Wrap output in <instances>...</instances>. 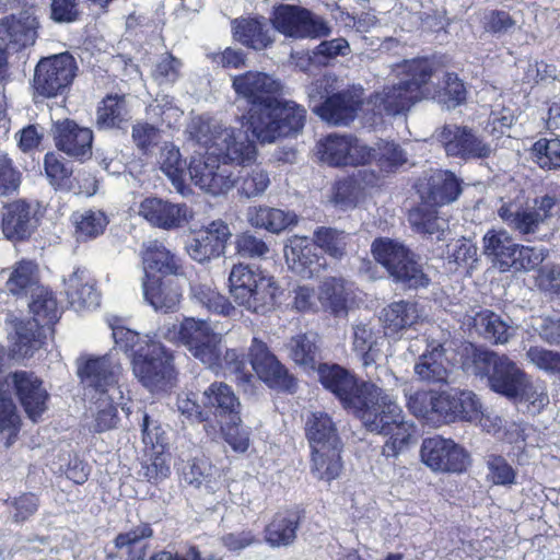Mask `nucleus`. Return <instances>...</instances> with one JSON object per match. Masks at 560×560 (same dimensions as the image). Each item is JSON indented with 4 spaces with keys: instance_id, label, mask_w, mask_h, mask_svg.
<instances>
[{
    "instance_id": "obj_1",
    "label": "nucleus",
    "mask_w": 560,
    "mask_h": 560,
    "mask_svg": "<svg viewBox=\"0 0 560 560\" xmlns=\"http://www.w3.org/2000/svg\"><path fill=\"white\" fill-rule=\"evenodd\" d=\"M232 88L250 108L242 117V125L261 144L298 135L304 127L306 110L293 101L277 97L282 83L273 75L249 70L232 78Z\"/></svg>"
},
{
    "instance_id": "obj_2",
    "label": "nucleus",
    "mask_w": 560,
    "mask_h": 560,
    "mask_svg": "<svg viewBox=\"0 0 560 560\" xmlns=\"http://www.w3.org/2000/svg\"><path fill=\"white\" fill-rule=\"evenodd\" d=\"M187 132L191 140L221 158L225 165L245 168L257 159L256 144L242 128L225 126L208 116H198L190 120Z\"/></svg>"
},
{
    "instance_id": "obj_3",
    "label": "nucleus",
    "mask_w": 560,
    "mask_h": 560,
    "mask_svg": "<svg viewBox=\"0 0 560 560\" xmlns=\"http://www.w3.org/2000/svg\"><path fill=\"white\" fill-rule=\"evenodd\" d=\"M354 415L370 432L388 438L382 451L386 457H396L415 438L413 423L405 419L401 408L378 386H376V395L366 399L364 406H361Z\"/></svg>"
},
{
    "instance_id": "obj_4",
    "label": "nucleus",
    "mask_w": 560,
    "mask_h": 560,
    "mask_svg": "<svg viewBox=\"0 0 560 560\" xmlns=\"http://www.w3.org/2000/svg\"><path fill=\"white\" fill-rule=\"evenodd\" d=\"M395 70L401 77L400 81L372 96L380 112L393 116L406 113L417 102L431 95L428 84L434 72L432 62L425 58L405 60Z\"/></svg>"
},
{
    "instance_id": "obj_5",
    "label": "nucleus",
    "mask_w": 560,
    "mask_h": 560,
    "mask_svg": "<svg viewBox=\"0 0 560 560\" xmlns=\"http://www.w3.org/2000/svg\"><path fill=\"white\" fill-rule=\"evenodd\" d=\"M30 310L33 319L20 320L8 317L10 350L14 358H26L38 347L36 332L39 326L54 324L58 318L57 301L52 293L44 287H36L32 294Z\"/></svg>"
},
{
    "instance_id": "obj_6",
    "label": "nucleus",
    "mask_w": 560,
    "mask_h": 560,
    "mask_svg": "<svg viewBox=\"0 0 560 560\" xmlns=\"http://www.w3.org/2000/svg\"><path fill=\"white\" fill-rule=\"evenodd\" d=\"M229 287L234 301L254 313H266L271 310L280 292L272 276L244 264L233 266L229 276Z\"/></svg>"
},
{
    "instance_id": "obj_7",
    "label": "nucleus",
    "mask_w": 560,
    "mask_h": 560,
    "mask_svg": "<svg viewBox=\"0 0 560 560\" xmlns=\"http://www.w3.org/2000/svg\"><path fill=\"white\" fill-rule=\"evenodd\" d=\"M319 381L330 390L342 406L355 413L364 406L366 399L376 395V385L370 382H359L348 370L337 364H322L318 368Z\"/></svg>"
},
{
    "instance_id": "obj_8",
    "label": "nucleus",
    "mask_w": 560,
    "mask_h": 560,
    "mask_svg": "<svg viewBox=\"0 0 560 560\" xmlns=\"http://www.w3.org/2000/svg\"><path fill=\"white\" fill-rule=\"evenodd\" d=\"M372 254L392 277L409 288L425 287L429 283V279L404 245L387 238L375 240Z\"/></svg>"
},
{
    "instance_id": "obj_9",
    "label": "nucleus",
    "mask_w": 560,
    "mask_h": 560,
    "mask_svg": "<svg viewBox=\"0 0 560 560\" xmlns=\"http://www.w3.org/2000/svg\"><path fill=\"white\" fill-rule=\"evenodd\" d=\"M557 205V197L545 195L535 199L533 207L520 208L513 203H504L499 208L498 215L520 234L533 235L549 230Z\"/></svg>"
},
{
    "instance_id": "obj_10",
    "label": "nucleus",
    "mask_w": 560,
    "mask_h": 560,
    "mask_svg": "<svg viewBox=\"0 0 560 560\" xmlns=\"http://www.w3.org/2000/svg\"><path fill=\"white\" fill-rule=\"evenodd\" d=\"M75 71V60L69 52L40 59L33 80L35 93L43 97L61 94L73 81Z\"/></svg>"
},
{
    "instance_id": "obj_11",
    "label": "nucleus",
    "mask_w": 560,
    "mask_h": 560,
    "mask_svg": "<svg viewBox=\"0 0 560 560\" xmlns=\"http://www.w3.org/2000/svg\"><path fill=\"white\" fill-rule=\"evenodd\" d=\"M131 364L136 377L150 390L163 389L171 384L174 372L172 355L159 341L149 345L145 351L138 349Z\"/></svg>"
},
{
    "instance_id": "obj_12",
    "label": "nucleus",
    "mask_w": 560,
    "mask_h": 560,
    "mask_svg": "<svg viewBox=\"0 0 560 560\" xmlns=\"http://www.w3.org/2000/svg\"><path fill=\"white\" fill-rule=\"evenodd\" d=\"M121 366L112 355L81 358L78 361V375L91 399L107 394H121L118 376Z\"/></svg>"
},
{
    "instance_id": "obj_13",
    "label": "nucleus",
    "mask_w": 560,
    "mask_h": 560,
    "mask_svg": "<svg viewBox=\"0 0 560 560\" xmlns=\"http://www.w3.org/2000/svg\"><path fill=\"white\" fill-rule=\"evenodd\" d=\"M320 160L331 166H357L372 162V149L350 135L331 133L318 143Z\"/></svg>"
},
{
    "instance_id": "obj_14",
    "label": "nucleus",
    "mask_w": 560,
    "mask_h": 560,
    "mask_svg": "<svg viewBox=\"0 0 560 560\" xmlns=\"http://www.w3.org/2000/svg\"><path fill=\"white\" fill-rule=\"evenodd\" d=\"M188 173L196 186L214 196L225 194L236 183L230 166L220 164L218 156L208 150L207 155L192 158Z\"/></svg>"
},
{
    "instance_id": "obj_15",
    "label": "nucleus",
    "mask_w": 560,
    "mask_h": 560,
    "mask_svg": "<svg viewBox=\"0 0 560 560\" xmlns=\"http://www.w3.org/2000/svg\"><path fill=\"white\" fill-rule=\"evenodd\" d=\"M435 137L450 156H459L464 160L487 159L494 152L491 143L466 127L446 125L436 131Z\"/></svg>"
},
{
    "instance_id": "obj_16",
    "label": "nucleus",
    "mask_w": 560,
    "mask_h": 560,
    "mask_svg": "<svg viewBox=\"0 0 560 560\" xmlns=\"http://www.w3.org/2000/svg\"><path fill=\"white\" fill-rule=\"evenodd\" d=\"M137 213L151 226L165 231L180 229L194 218L186 203H174L158 197L144 198Z\"/></svg>"
},
{
    "instance_id": "obj_17",
    "label": "nucleus",
    "mask_w": 560,
    "mask_h": 560,
    "mask_svg": "<svg viewBox=\"0 0 560 560\" xmlns=\"http://www.w3.org/2000/svg\"><path fill=\"white\" fill-rule=\"evenodd\" d=\"M253 370L269 387L280 390H292L294 378L269 350L266 342L254 337L248 351Z\"/></svg>"
},
{
    "instance_id": "obj_18",
    "label": "nucleus",
    "mask_w": 560,
    "mask_h": 560,
    "mask_svg": "<svg viewBox=\"0 0 560 560\" xmlns=\"http://www.w3.org/2000/svg\"><path fill=\"white\" fill-rule=\"evenodd\" d=\"M422 462L435 471L460 472L468 465L463 447L441 436L425 439L421 446Z\"/></svg>"
},
{
    "instance_id": "obj_19",
    "label": "nucleus",
    "mask_w": 560,
    "mask_h": 560,
    "mask_svg": "<svg viewBox=\"0 0 560 560\" xmlns=\"http://www.w3.org/2000/svg\"><path fill=\"white\" fill-rule=\"evenodd\" d=\"M232 236L229 225L222 220L209 223L186 245L189 257L198 262H207L224 254Z\"/></svg>"
},
{
    "instance_id": "obj_20",
    "label": "nucleus",
    "mask_w": 560,
    "mask_h": 560,
    "mask_svg": "<svg viewBox=\"0 0 560 560\" xmlns=\"http://www.w3.org/2000/svg\"><path fill=\"white\" fill-rule=\"evenodd\" d=\"M272 23L277 31L293 38L317 37L328 32L323 21L314 20L308 11L291 5L278 8Z\"/></svg>"
},
{
    "instance_id": "obj_21",
    "label": "nucleus",
    "mask_w": 560,
    "mask_h": 560,
    "mask_svg": "<svg viewBox=\"0 0 560 560\" xmlns=\"http://www.w3.org/2000/svg\"><path fill=\"white\" fill-rule=\"evenodd\" d=\"M7 382L13 386L27 417L37 421L47 409L49 397L43 381L33 372L16 371L8 376Z\"/></svg>"
},
{
    "instance_id": "obj_22",
    "label": "nucleus",
    "mask_w": 560,
    "mask_h": 560,
    "mask_svg": "<svg viewBox=\"0 0 560 560\" xmlns=\"http://www.w3.org/2000/svg\"><path fill=\"white\" fill-rule=\"evenodd\" d=\"M55 144L69 156L85 160L92 156L93 132L70 119L57 121L52 127Z\"/></svg>"
},
{
    "instance_id": "obj_23",
    "label": "nucleus",
    "mask_w": 560,
    "mask_h": 560,
    "mask_svg": "<svg viewBox=\"0 0 560 560\" xmlns=\"http://www.w3.org/2000/svg\"><path fill=\"white\" fill-rule=\"evenodd\" d=\"M417 190L423 202L443 206L457 199L460 186L453 173L434 170L425 173L419 179Z\"/></svg>"
},
{
    "instance_id": "obj_24",
    "label": "nucleus",
    "mask_w": 560,
    "mask_h": 560,
    "mask_svg": "<svg viewBox=\"0 0 560 560\" xmlns=\"http://www.w3.org/2000/svg\"><path fill=\"white\" fill-rule=\"evenodd\" d=\"M498 366L489 376L488 384L492 390L509 398L522 397L530 400L529 384L526 374L506 355H502Z\"/></svg>"
},
{
    "instance_id": "obj_25",
    "label": "nucleus",
    "mask_w": 560,
    "mask_h": 560,
    "mask_svg": "<svg viewBox=\"0 0 560 560\" xmlns=\"http://www.w3.org/2000/svg\"><path fill=\"white\" fill-rule=\"evenodd\" d=\"M38 22L27 11L0 21V43L5 49L20 51L35 43Z\"/></svg>"
},
{
    "instance_id": "obj_26",
    "label": "nucleus",
    "mask_w": 560,
    "mask_h": 560,
    "mask_svg": "<svg viewBox=\"0 0 560 560\" xmlns=\"http://www.w3.org/2000/svg\"><path fill=\"white\" fill-rule=\"evenodd\" d=\"M284 258L293 272L306 279L318 276L325 268L322 258L313 253L305 236L294 235L288 240Z\"/></svg>"
},
{
    "instance_id": "obj_27",
    "label": "nucleus",
    "mask_w": 560,
    "mask_h": 560,
    "mask_svg": "<svg viewBox=\"0 0 560 560\" xmlns=\"http://www.w3.org/2000/svg\"><path fill=\"white\" fill-rule=\"evenodd\" d=\"M36 226L37 219L31 205L25 200H15L4 207L1 228L7 240H25L32 235Z\"/></svg>"
},
{
    "instance_id": "obj_28",
    "label": "nucleus",
    "mask_w": 560,
    "mask_h": 560,
    "mask_svg": "<svg viewBox=\"0 0 560 560\" xmlns=\"http://www.w3.org/2000/svg\"><path fill=\"white\" fill-rule=\"evenodd\" d=\"M360 105L361 100L358 95L351 91H342L334 93L313 110L328 124L341 126L354 119Z\"/></svg>"
},
{
    "instance_id": "obj_29",
    "label": "nucleus",
    "mask_w": 560,
    "mask_h": 560,
    "mask_svg": "<svg viewBox=\"0 0 560 560\" xmlns=\"http://www.w3.org/2000/svg\"><path fill=\"white\" fill-rule=\"evenodd\" d=\"M353 298L352 285L342 278H325L318 287L320 307L335 316H346Z\"/></svg>"
},
{
    "instance_id": "obj_30",
    "label": "nucleus",
    "mask_w": 560,
    "mask_h": 560,
    "mask_svg": "<svg viewBox=\"0 0 560 560\" xmlns=\"http://www.w3.org/2000/svg\"><path fill=\"white\" fill-rule=\"evenodd\" d=\"M517 250V244L504 229H490L482 237V254L490 259L493 267L501 272L511 270L512 257Z\"/></svg>"
},
{
    "instance_id": "obj_31",
    "label": "nucleus",
    "mask_w": 560,
    "mask_h": 560,
    "mask_svg": "<svg viewBox=\"0 0 560 560\" xmlns=\"http://www.w3.org/2000/svg\"><path fill=\"white\" fill-rule=\"evenodd\" d=\"M380 320L383 324L384 334L394 336L422 320V312L417 303L398 301L390 303L381 311Z\"/></svg>"
},
{
    "instance_id": "obj_32",
    "label": "nucleus",
    "mask_w": 560,
    "mask_h": 560,
    "mask_svg": "<svg viewBox=\"0 0 560 560\" xmlns=\"http://www.w3.org/2000/svg\"><path fill=\"white\" fill-rule=\"evenodd\" d=\"M203 405L212 408L215 416L221 418V421H233V423H242L240 416L241 402L232 388L222 382L212 383L203 392Z\"/></svg>"
},
{
    "instance_id": "obj_33",
    "label": "nucleus",
    "mask_w": 560,
    "mask_h": 560,
    "mask_svg": "<svg viewBox=\"0 0 560 560\" xmlns=\"http://www.w3.org/2000/svg\"><path fill=\"white\" fill-rule=\"evenodd\" d=\"M246 220L253 228L264 229L272 234H279L299 222L292 211H284L265 205L250 206L246 210Z\"/></svg>"
},
{
    "instance_id": "obj_34",
    "label": "nucleus",
    "mask_w": 560,
    "mask_h": 560,
    "mask_svg": "<svg viewBox=\"0 0 560 560\" xmlns=\"http://www.w3.org/2000/svg\"><path fill=\"white\" fill-rule=\"evenodd\" d=\"M65 292L75 311L94 308L100 304V294L93 282L82 270L73 271L65 279Z\"/></svg>"
},
{
    "instance_id": "obj_35",
    "label": "nucleus",
    "mask_w": 560,
    "mask_h": 560,
    "mask_svg": "<svg viewBox=\"0 0 560 560\" xmlns=\"http://www.w3.org/2000/svg\"><path fill=\"white\" fill-rule=\"evenodd\" d=\"M143 294L155 311L165 313L176 310L182 299L180 287L171 279H148L143 282Z\"/></svg>"
},
{
    "instance_id": "obj_36",
    "label": "nucleus",
    "mask_w": 560,
    "mask_h": 560,
    "mask_svg": "<svg viewBox=\"0 0 560 560\" xmlns=\"http://www.w3.org/2000/svg\"><path fill=\"white\" fill-rule=\"evenodd\" d=\"M415 373L422 382L431 384L448 383L452 374L450 360L444 349L439 346L423 353L415 365Z\"/></svg>"
},
{
    "instance_id": "obj_37",
    "label": "nucleus",
    "mask_w": 560,
    "mask_h": 560,
    "mask_svg": "<svg viewBox=\"0 0 560 560\" xmlns=\"http://www.w3.org/2000/svg\"><path fill=\"white\" fill-rule=\"evenodd\" d=\"M351 334L352 350L362 361L364 366L374 364L378 358L381 332L372 323L360 322L353 324Z\"/></svg>"
},
{
    "instance_id": "obj_38",
    "label": "nucleus",
    "mask_w": 560,
    "mask_h": 560,
    "mask_svg": "<svg viewBox=\"0 0 560 560\" xmlns=\"http://www.w3.org/2000/svg\"><path fill=\"white\" fill-rule=\"evenodd\" d=\"M213 332V328L207 320L194 317H187L178 325L163 327V335L166 339L183 343L189 352Z\"/></svg>"
},
{
    "instance_id": "obj_39",
    "label": "nucleus",
    "mask_w": 560,
    "mask_h": 560,
    "mask_svg": "<svg viewBox=\"0 0 560 560\" xmlns=\"http://www.w3.org/2000/svg\"><path fill=\"white\" fill-rule=\"evenodd\" d=\"M466 324L493 343H506L514 334V329L511 326L489 310L467 315Z\"/></svg>"
},
{
    "instance_id": "obj_40",
    "label": "nucleus",
    "mask_w": 560,
    "mask_h": 560,
    "mask_svg": "<svg viewBox=\"0 0 560 560\" xmlns=\"http://www.w3.org/2000/svg\"><path fill=\"white\" fill-rule=\"evenodd\" d=\"M143 265L147 271H155L164 276H184L180 259L158 241H151L145 245Z\"/></svg>"
},
{
    "instance_id": "obj_41",
    "label": "nucleus",
    "mask_w": 560,
    "mask_h": 560,
    "mask_svg": "<svg viewBox=\"0 0 560 560\" xmlns=\"http://www.w3.org/2000/svg\"><path fill=\"white\" fill-rule=\"evenodd\" d=\"M305 430L312 450L341 445L335 423L325 412L312 413Z\"/></svg>"
},
{
    "instance_id": "obj_42",
    "label": "nucleus",
    "mask_w": 560,
    "mask_h": 560,
    "mask_svg": "<svg viewBox=\"0 0 560 560\" xmlns=\"http://www.w3.org/2000/svg\"><path fill=\"white\" fill-rule=\"evenodd\" d=\"M158 163L177 192L184 194L188 167L186 160L182 158L179 149L172 142H165L160 149Z\"/></svg>"
},
{
    "instance_id": "obj_43",
    "label": "nucleus",
    "mask_w": 560,
    "mask_h": 560,
    "mask_svg": "<svg viewBox=\"0 0 560 560\" xmlns=\"http://www.w3.org/2000/svg\"><path fill=\"white\" fill-rule=\"evenodd\" d=\"M153 536L150 524L141 523L126 533L116 536L115 547L125 550L127 560H144L148 552L147 539Z\"/></svg>"
},
{
    "instance_id": "obj_44",
    "label": "nucleus",
    "mask_w": 560,
    "mask_h": 560,
    "mask_svg": "<svg viewBox=\"0 0 560 560\" xmlns=\"http://www.w3.org/2000/svg\"><path fill=\"white\" fill-rule=\"evenodd\" d=\"M341 445L312 450V472L320 480L330 482L342 469Z\"/></svg>"
},
{
    "instance_id": "obj_45",
    "label": "nucleus",
    "mask_w": 560,
    "mask_h": 560,
    "mask_svg": "<svg viewBox=\"0 0 560 560\" xmlns=\"http://www.w3.org/2000/svg\"><path fill=\"white\" fill-rule=\"evenodd\" d=\"M296 528L295 513H278L266 528V541L273 547L290 545L296 537Z\"/></svg>"
},
{
    "instance_id": "obj_46",
    "label": "nucleus",
    "mask_w": 560,
    "mask_h": 560,
    "mask_svg": "<svg viewBox=\"0 0 560 560\" xmlns=\"http://www.w3.org/2000/svg\"><path fill=\"white\" fill-rule=\"evenodd\" d=\"M190 292L191 296L209 311L226 316L231 315L235 311L234 306L228 301V299L217 292L211 281H191Z\"/></svg>"
},
{
    "instance_id": "obj_47",
    "label": "nucleus",
    "mask_w": 560,
    "mask_h": 560,
    "mask_svg": "<svg viewBox=\"0 0 560 560\" xmlns=\"http://www.w3.org/2000/svg\"><path fill=\"white\" fill-rule=\"evenodd\" d=\"M349 234L345 231L319 226L314 231V244L334 259H342L347 254Z\"/></svg>"
},
{
    "instance_id": "obj_48",
    "label": "nucleus",
    "mask_w": 560,
    "mask_h": 560,
    "mask_svg": "<svg viewBox=\"0 0 560 560\" xmlns=\"http://www.w3.org/2000/svg\"><path fill=\"white\" fill-rule=\"evenodd\" d=\"M266 26L258 20L244 19L235 22L234 36L242 44L260 50L272 42L269 28H265Z\"/></svg>"
},
{
    "instance_id": "obj_49",
    "label": "nucleus",
    "mask_w": 560,
    "mask_h": 560,
    "mask_svg": "<svg viewBox=\"0 0 560 560\" xmlns=\"http://www.w3.org/2000/svg\"><path fill=\"white\" fill-rule=\"evenodd\" d=\"M501 358L502 355H499L493 351L469 346L465 348L463 368L467 373L480 377H487V381H489V376H491V373L498 366V362H500Z\"/></svg>"
},
{
    "instance_id": "obj_50",
    "label": "nucleus",
    "mask_w": 560,
    "mask_h": 560,
    "mask_svg": "<svg viewBox=\"0 0 560 560\" xmlns=\"http://www.w3.org/2000/svg\"><path fill=\"white\" fill-rule=\"evenodd\" d=\"M128 118L129 110L125 96L108 95L101 102L97 108L96 124L100 128L108 129L119 127Z\"/></svg>"
},
{
    "instance_id": "obj_51",
    "label": "nucleus",
    "mask_w": 560,
    "mask_h": 560,
    "mask_svg": "<svg viewBox=\"0 0 560 560\" xmlns=\"http://www.w3.org/2000/svg\"><path fill=\"white\" fill-rule=\"evenodd\" d=\"M430 203L423 202L409 212L408 221L415 231L422 234H439L447 226L446 220L439 217Z\"/></svg>"
},
{
    "instance_id": "obj_52",
    "label": "nucleus",
    "mask_w": 560,
    "mask_h": 560,
    "mask_svg": "<svg viewBox=\"0 0 560 560\" xmlns=\"http://www.w3.org/2000/svg\"><path fill=\"white\" fill-rule=\"evenodd\" d=\"M38 283L37 266L30 260H21L16 262L7 281L8 290L13 294H22L34 289Z\"/></svg>"
},
{
    "instance_id": "obj_53",
    "label": "nucleus",
    "mask_w": 560,
    "mask_h": 560,
    "mask_svg": "<svg viewBox=\"0 0 560 560\" xmlns=\"http://www.w3.org/2000/svg\"><path fill=\"white\" fill-rule=\"evenodd\" d=\"M75 235L79 241H88L103 234L108 220L100 210H85L73 217Z\"/></svg>"
},
{
    "instance_id": "obj_54",
    "label": "nucleus",
    "mask_w": 560,
    "mask_h": 560,
    "mask_svg": "<svg viewBox=\"0 0 560 560\" xmlns=\"http://www.w3.org/2000/svg\"><path fill=\"white\" fill-rule=\"evenodd\" d=\"M116 398H121V394H107L105 396H95L94 420L91 429L95 432H104L113 429L117 423V409L114 405Z\"/></svg>"
},
{
    "instance_id": "obj_55",
    "label": "nucleus",
    "mask_w": 560,
    "mask_h": 560,
    "mask_svg": "<svg viewBox=\"0 0 560 560\" xmlns=\"http://www.w3.org/2000/svg\"><path fill=\"white\" fill-rule=\"evenodd\" d=\"M290 358L305 369H314L317 347L314 336L301 334L291 338L288 343Z\"/></svg>"
},
{
    "instance_id": "obj_56",
    "label": "nucleus",
    "mask_w": 560,
    "mask_h": 560,
    "mask_svg": "<svg viewBox=\"0 0 560 560\" xmlns=\"http://www.w3.org/2000/svg\"><path fill=\"white\" fill-rule=\"evenodd\" d=\"M222 336L213 332L205 341L194 347L190 354L205 364L208 369L219 373L221 362Z\"/></svg>"
},
{
    "instance_id": "obj_57",
    "label": "nucleus",
    "mask_w": 560,
    "mask_h": 560,
    "mask_svg": "<svg viewBox=\"0 0 560 560\" xmlns=\"http://www.w3.org/2000/svg\"><path fill=\"white\" fill-rule=\"evenodd\" d=\"M240 173L238 191L247 198L262 195L270 184L268 173L259 166L250 170L242 167Z\"/></svg>"
},
{
    "instance_id": "obj_58",
    "label": "nucleus",
    "mask_w": 560,
    "mask_h": 560,
    "mask_svg": "<svg viewBox=\"0 0 560 560\" xmlns=\"http://www.w3.org/2000/svg\"><path fill=\"white\" fill-rule=\"evenodd\" d=\"M21 419L11 398L0 394V435L10 447L20 431Z\"/></svg>"
},
{
    "instance_id": "obj_59",
    "label": "nucleus",
    "mask_w": 560,
    "mask_h": 560,
    "mask_svg": "<svg viewBox=\"0 0 560 560\" xmlns=\"http://www.w3.org/2000/svg\"><path fill=\"white\" fill-rule=\"evenodd\" d=\"M365 197L363 188L354 179H345L336 184L330 201L342 210L353 209Z\"/></svg>"
},
{
    "instance_id": "obj_60",
    "label": "nucleus",
    "mask_w": 560,
    "mask_h": 560,
    "mask_svg": "<svg viewBox=\"0 0 560 560\" xmlns=\"http://www.w3.org/2000/svg\"><path fill=\"white\" fill-rule=\"evenodd\" d=\"M45 174L57 189L74 190L71 182L72 170L55 153H47L44 159Z\"/></svg>"
},
{
    "instance_id": "obj_61",
    "label": "nucleus",
    "mask_w": 560,
    "mask_h": 560,
    "mask_svg": "<svg viewBox=\"0 0 560 560\" xmlns=\"http://www.w3.org/2000/svg\"><path fill=\"white\" fill-rule=\"evenodd\" d=\"M112 335L117 347L126 352H131V359L137 355V350L142 348L143 351L156 341L149 335L140 336L138 332L120 325H110Z\"/></svg>"
},
{
    "instance_id": "obj_62",
    "label": "nucleus",
    "mask_w": 560,
    "mask_h": 560,
    "mask_svg": "<svg viewBox=\"0 0 560 560\" xmlns=\"http://www.w3.org/2000/svg\"><path fill=\"white\" fill-rule=\"evenodd\" d=\"M443 85L434 93L431 91L429 97L436 98L447 108H454L465 101L466 90L463 82L453 73H446L443 78Z\"/></svg>"
},
{
    "instance_id": "obj_63",
    "label": "nucleus",
    "mask_w": 560,
    "mask_h": 560,
    "mask_svg": "<svg viewBox=\"0 0 560 560\" xmlns=\"http://www.w3.org/2000/svg\"><path fill=\"white\" fill-rule=\"evenodd\" d=\"M532 154L541 168L560 167V139H540L533 145Z\"/></svg>"
},
{
    "instance_id": "obj_64",
    "label": "nucleus",
    "mask_w": 560,
    "mask_h": 560,
    "mask_svg": "<svg viewBox=\"0 0 560 560\" xmlns=\"http://www.w3.org/2000/svg\"><path fill=\"white\" fill-rule=\"evenodd\" d=\"M526 359L548 374L557 375L560 378V352L549 350L540 346H533L526 351Z\"/></svg>"
}]
</instances>
